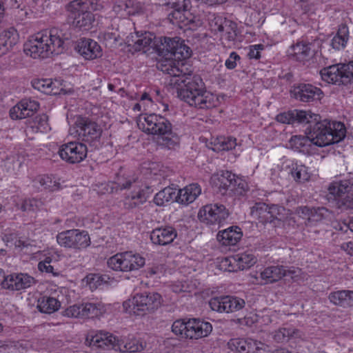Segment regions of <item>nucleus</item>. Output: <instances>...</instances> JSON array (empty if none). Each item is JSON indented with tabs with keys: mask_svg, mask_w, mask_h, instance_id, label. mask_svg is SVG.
I'll return each mask as SVG.
<instances>
[{
	"mask_svg": "<svg viewBox=\"0 0 353 353\" xmlns=\"http://www.w3.org/2000/svg\"><path fill=\"white\" fill-rule=\"evenodd\" d=\"M281 174L285 176H291L296 182L304 183L310 178V174L308 168L298 162L286 161L281 165Z\"/></svg>",
	"mask_w": 353,
	"mask_h": 353,
	"instance_id": "4be33fe9",
	"label": "nucleus"
},
{
	"mask_svg": "<svg viewBox=\"0 0 353 353\" xmlns=\"http://www.w3.org/2000/svg\"><path fill=\"white\" fill-rule=\"evenodd\" d=\"M348 40V27L345 24H341L331 40V46L336 50H343L346 47Z\"/></svg>",
	"mask_w": 353,
	"mask_h": 353,
	"instance_id": "4c0bfd02",
	"label": "nucleus"
},
{
	"mask_svg": "<svg viewBox=\"0 0 353 353\" xmlns=\"http://www.w3.org/2000/svg\"><path fill=\"white\" fill-rule=\"evenodd\" d=\"M329 300L335 305L343 307H353V291L339 290L331 292Z\"/></svg>",
	"mask_w": 353,
	"mask_h": 353,
	"instance_id": "72a5a7b5",
	"label": "nucleus"
},
{
	"mask_svg": "<svg viewBox=\"0 0 353 353\" xmlns=\"http://www.w3.org/2000/svg\"><path fill=\"white\" fill-rule=\"evenodd\" d=\"M77 51L87 60H92L101 57L102 50L98 43L89 38L79 39L76 46Z\"/></svg>",
	"mask_w": 353,
	"mask_h": 353,
	"instance_id": "b1692460",
	"label": "nucleus"
},
{
	"mask_svg": "<svg viewBox=\"0 0 353 353\" xmlns=\"http://www.w3.org/2000/svg\"><path fill=\"white\" fill-rule=\"evenodd\" d=\"M311 143L310 135L308 137L302 135L292 136L289 141L290 147L294 150L301 151L305 146Z\"/></svg>",
	"mask_w": 353,
	"mask_h": 353,
	"instance_id": "de8ad7c7",
	"label": "nucleus"
},
{
	"mask_svg": "<svg viewBox=\"0 0 353 353\" xmlns=\"http://www.w3.org/2000/svg\"><path fill=\"white\" fill-rule=\"evenodd\" d=\"M234 179V174L229 171H221L214 174L211 177V183L213 187L216 188L222 194L232 185V180Z\"/></svg>",
	"mask_w": 353,
	"mask_h": 353,
	"instance_id": "c756f323",
	"label": "nucleus"
},
{
	"mask_svg": "<svg viewBox=\"0 0 353 353\" xmlns=\"http://www.w3.org/2000/svg\"><path fill=\"white\" fill-rule=\"evenodd\" d=\"M101 37L103 39L105 42L106 46H109L110 47L116 45L118 41V39L119 37V34L117 31H105L101 35Z\"/></svg>",
	"mask_w": 353,
	"mask_h": 353,
	"instance_id": "13d9d810",
	"label": "nucleus"
},
{
	"mask_svg": "<svg viewBox=\"0 0 353 353\" xmlns=\"http://www.w3.org/2000/svg\"><path fill=\"white\" fill-rule=\"evenodd\" d=\"M272 339L277 343L288 342L290 339H302L303 333L293 327H283L272 333Z\"/></svg>",
	"mask_w": 353,
	"mask_h": 353,
	"instance_id": "2f4dec72",
	"label": "nucleus"
},
{
	"mask_svg": "<svg viewBox=\"0 0 353 353\" xmlns=\"http://www.w3.org/2000/svg\"><path fill=\"white\" fill-rule=\"evenodd\" d=\"M176 190L172 188L166 187L156 194L153 201L157 205L161 206L174 198L176 199Z\"/></svg>",
	"mask_w": 353,
	"mask_h": 353,
	"instance_id": "79ce46f5",
	"label": "nucleus"
},
{
	"mask_svg": "<svg viewBox=\"0 0 353 353\" xmlns=\"http://www.w3.org/2000/svg\"><path fill=\"white\" fill-rule=\"evenodd\" d=\"M323 81L335 85L353 82V61L347 64L339 63L323 68L320 71Z\"/></svg>",
	"mask_w": 353,
	"mask_h": 353,
	"instance_id": "9d476101",
	"label": "nucleus"
},
{
	"mask_svg": "<svg viewBox=\"0 0 353 353\" xmlns=\"http://www.w3.org/2000/svg\"><path fill=\"white\" fill-rule=\"evenodd\" d=\"M106 310V305L101 302L76 303L68 307L63 314L70 318H95L103 314Z\"/></svg>",
	"mask_w": 353,
	"mask_h": 353,
	"instance_id": "ddd939ff",
	"label": "nucleus"
},
{
	"mask_svg": "<svg viewBox=\"0 0 353 353\" xmlns=\"http://www.w3.org/2000/svg\"><path fill=\"white\" fill-rule=\"evenodd\" d=\"M32 85L34 89L47 94H57L62 90L60 81L52 79L33 80Z\"/></svg>",
	"mask_w": 353,
	"mask_h": 353,
	"instance_id": "7c9ffc66",
	"label": "nucleus"
},
{
	"mask_svg": "<svg viewBox=\"0 0 353 353\" xmlns=\"http://www.w3.org/2000/svg\"><path fill=\"white\" fill-rule=\"evenodd\" d=\"M242 232L238 227L228 228L220 231L217 234V240L223 245H234L241 239Z\"/></svg>",
	"mask_w": 353,
	"mask_h": 353,
	"instance_id": "473e14b6",
	"label": "nucleus"
},
{
	"mask_svg": "<svg viewBox=\"0 0 353 353\" xmlns=\"http://www.w3.org/2000/svg\"><path fill=\"white\" fill-rule=\"evenodd\" d=\"M162 303V297L157 292L136 294L123 303V310L135 316H143L158 309Z\"/></svg>",
	"mask_w": 353,
	"mask_h": 353,
	"instance_id": "6e6552de",
	"label": "nucleus"
},
{
	"mask_svg": "<svg viewBox=\"0 0 353 353\" xmlns=\"http://www.w3.org/2000/svg\"><path fill=\"white\" fill-rule=\"evenodd\" d=\"M57 241L61 247L81 250L90 245V238L88 232L77 229L68 230L57 235Z\"/></svg>",
	"mask_w": 353,
	"mask_h": 353,
	"instance_id": "4468645a",
	"label": "nucleus"
},
{
	"mask_svg": "<svg viewBox=\"0 0 353 353\" xmlns=\"http://www.w3.org/2000/svg\"><path fill=\"white\" fill-rule=\"evenodd\" d=\"M212 150L216 152L228 151L237 145L236 139L232 137H219L213 142Z\"/></svg>",
	"mask_w": 353,
	"mask_h": 353,
	"instance_id": "a19ab883",
	"label": "nucleus"
},
{
	"mask_svg": "<svg viewBox=\"0 0 353 353\" xmlns=\"http://www.w3.org/2000/svg\"><path fill=\"white\" fill-rule=\"evenodd\" d=\"M52 261L51 256H46L38 263V269L42 272L52 274L53 276H57L58 272H54V268L51 265Z\"/></svg>",
	"mask_w": 353,
	"mask_h": 353,
	"instance_id": "6e6d98bb",
	"label": "nucleus"
},
{
	"mask_svg": "<svg viewBox=\"0 0 353 353\" xmlns=\"http://www.w3.org/2000/svg\"><path fill=\"white\" fill-rule=\"evenodd\" d=\"M180 39L181 38L179 37L157 38V51L160 52L165 51L170 53L171 56H173L174 51L176 50Z\"/></svg>",
	"mask_w": 353,
	"mask_h": 353,
	"instance_id": "58836bf2",
	"label": "nucleus"
},
{
	"mask_svg": "<svg viewBox=\"0 0 353 353\" xmlns=\"http://www.w3.org/2000/svg\"><path fill=\"white\" fill-rule=\"evenodd\" d=\"M82 141L92 143L98 140L102 132L99 125L95 122L85 117H78L75 121L74 128L70 130V133L73 134Z\"/></svg>",
	"mask_w": 353,
	"mask_h": 353,
	"instance_id": "2eb2a0df",
	"label": "nucleus"
},
{
	"mask_svg": "<svg viewBox=\"0 0 353 353\" xmlns=\"http://www.w3.org/2000/svg\"><path fill=\"white\" fill-rule=\"evenodd\" d=\"M145 259L132 251L117 253L108 261V265L115 271L129 272L138 270L145 265Z\"/></svg>",
	"mask_w": 353,
	"mask_h": 353,
	"instance_id": "f8f14e48",
	"label": "nucleus"
},
{
	"mask_svg": "<svg viewBox=\"0 0 353 353\" xmlns=\"http://www.w3.org/2000/svg\"><path fill=\"white\" fill-rule=\"evenodd\" d=\"M201 188L197 183H192L180 189L176 196V201L182 205H188L194 202L201 194Z\"/></svg>",
	"mask_w": 353,
	"mask_h": 353,
	"instance_id": "c85d7f7f",
	"label": "nucleus"
},
{
	"mask_svg": "<svg viewBox=\"0 0 353 353\" xmlns=\"http://www.w3.org/2000/svg\"><path fill=\"white\" fill-rule=\"evenodd\" d=\"M209 305L214 311L230 313L243 309L245 302L244 299L235 296H222L212 298L209 301Z\"/></svg>",
	"mask_w": 353,
	"mask_h": 353,
	"instance_id": "a211bd4d",
	"label": "nucleus"
},
{
	"mask_svg": "<svg viewBox=\"0 0 353 353\" xmlns=\"http://www.w3.org/2000/svg\"><path fill=\"white\" fill-rule=\"evenodd\" d=\"M158 68L176 79L171 81L177 85L179 97L197 109H211L218 106L219 100L216 95L205 90L202 79L198 75L187 73L185 66L172 60H165L158 63Z\"/></svg>",
	"mask_w": 353,
	"mask_h": 353,
	"instance_id": "f257e3e1",
	"label": "nucleus"
},
{
	"mask_svg": "<svg viewBox=\"0 0 353 353\" xmlns=\"http://www.w3.org/2000/svg\"><path fill=\"white\" fill-rule=\"evenodd\" d=\"M43 205L41 200L37 199H30L26 200L21 206L23 211H36L39 210Z\"/></svg>",
	"mask_w": 353,
	"mask_h": 353,
	"instance_id": "4d7b16f0",
	"label": "nucleus"
},
{
	"mask_svg": "<svg viewBox=\"0 0 353 353\" xmlns=\"http://www.w3.org/2000/svg\"><path fill=\"white\" fill-rule=\"evenodd\" d=\"M248 345L245 353H264L265 345L260 342L252 339H247Z\"/></svg>",
	"mask_w": 353,
	"mask_h": 353,
	"instance_id": "603ef678",
	"label": "nucleus"
},
{
	"mask_svg": "<svg viewBox=\"0 0 353 353\" xmlns=\"http://www.w3.org/2000/svg\"><path fill=\"white\" fill-rule=\"evenodd\" d=\"M229 215L228 210L220 203L205 205L199 210L198 213V217L201 222L219 226L226 221Z\"/></svg>",
	"mask_w": 353,
	"mask_h": 353,
	"instance_id": "dca6fc26",
	"label": "nucleus"
},
{
	"mask_svg": "<svg viewBox=\"0 0 353 353\" xmlns=\"http://www.w3.org/2000/svg\"><path fill=\"white\" fill-rule=\"evenodd\" d=\"M232 190L236 191L238 194H242L248 190V184L243 179L236 176L234 174V179L232 180Z\"/></svg>",
	"mask_w": 353,
	"mask_h": 353,
	"instance_id": "5fc2aeb1",
	"label": "nucleus"
},
{
	"mask_svg": "<svg viewBox=\"0 0 353 353\" xmlns=\"http://www.w3.org/2000/svg\"><path fill=\"white\" fill-rule=\"evenodd\" d=\"M119 6L129 14H134L139 8L138 3L134 0H123Z\"/></svg>",
	"mask_w": 353,
	"mask_h": 353,
	"instance_id": "052dcab7",
	"label": "nucleus"
},
{
	"mask_svg": "<svg viewBox=\"0 0 353 353\" xmlns=\"http://www.w3.org/2000/svg\"><path fill=\"white\" fill-rule=\"evenodd\" d=\"M327 190L336 200L339 209H353V179L334 181L329 185Z\"/></svg>",
	"mask_w": 353,
	"mask_h": 353,
	"instance_id": "9b49d317",
	"label": "nucleus"
},
{
	"mask_svg": "<svg viewBox=\"0 0 353 353\" xmlns=\"http://www.w3.org/2000/svg\"><path fill=\"white\" fill-rule=\"evenodd\" d=\"M189 3V0H168L167 3L168 6L174 10L172 14L175 18L178 16L181 18V12L188 9Z\"/></svg>",
	"mask_w": 353,
	"mask_h": 353,
	"instance_id": "49530a36",
	"label": "nucleus"
},
{
	"mask_svg": "<svg viewBox=\"0 0 353 353\" xmlns=\"http://www.w3.org/2000/svg\"><path fill=\"white\" fill-rule=\"evenodd\" d=\"M39 108L37 101L25 99L10 109V116L12 119H25L32 116Z\"/></svg>",
	"mask_w": 353,
	"mask_h": 353,
	"instance_id": "393cba45",
	"label": "nucleus"
},
{
	"mask_svg": "<svg viewBox=\"0 0 353 353\" xmlns=\"http://www.w3.org/2000/svg\"><path fill=\"white\" fill-rule=\"evenodd\" d=\"M259 216L265 222L272 223L275 219L281 220L285 208L278 205H267L265 203H256L254 207Z\"/></svg>",
	"mask_w": 353,
	"mask_h": 353,
	"instance_id": "bb28decb",
	"label": "nucleus"
},
{
	"mask_svg": "<svg viewBox=\"0 0 353 353\" xmlns=\"http://www.w3.org/2000/svg\"><path fill=\"white\" fill-rule=\"evenodd\" d=\"M236 23L230 19H227L223 28L222 39L228 41V42H233L236 40L237 33Z\"/></svg>",
	"mask_w": 353,
	"mask_h": 353,
	"instance_id": "37998d69",
	"label": "nucleus"
},
{
	"mask_svg": "<svg viewBox=\"0 0 353 353\" xmlns=\"http://www.w3.org/2000/svg\"><path fill=\"white\" fill-rule=\"evenodd\" d=\"M240 60V56L236 52H232L225 62V67L229 70H233L236 66V61Z\"/></svg>",
	"mask_w": 353,
	"mask_h": 353,
	"instance_id": "0e129e2a",
	"label": "nucleus"
},
{
	"mask_svg": "<svg viewBox=\"0 0 353 353\" xmlns=\"http://www.w3.org/2000/svg\"><path fill=\"white\" fill-rule=\"evenodd\" d=\"M293 94L296 99L303 102H310L320 100L323 95L321 90L311 84H300L295 87Z\"/></svg>",
	"mask_w": 353,
	"mask_h": 353,
	"instance_id": "a878e982",
	"label": "nucleus"
},
{
	"mask_svg": "<svg viewBox=\"0 0 353 353\" xmlns=\"http://www.w3.org/2000/svg\"><path fill=\"white\" fill-rule=\"evenodd\" d=\"M87 146L79 142L72 141L62 145L59 150L60 157L70 163L81 162L87 157Z\"/></svg>",
	"mask_w": 353,
	"mask_h": 353,
	"instance_id": "6ab92c4d",
	"label": "nucleus"
},
{
	"mask_svg": "<svg viewBox=\"0 0 353 353\" xmlns=\"http://www.w3.org/2000/svg\"><path fill=\"white\" fill-rule=\"evenodd\" d=\"M264 50V46L262 44H256L250 46L248 57L250 59H259L261 58V52Z\"/></svg>",
	"mask_w": 353,
	"mask_h": 353,
	"instance_id": "680f3d73",
	"label": "nucleus"
},
{
	"mask_svg": "<svg viewBox=\"0 0 353 353\" xmlns=\"http://www.w3.org/2000/svg\"><path fill=\"white\" fill-rule=\"evenodd\" d=\"M145 100H148L149 101V103H152V99L151 98V97L147 94V93H144L141 95V99H140V101L139 103H137L134 107H133V110L134 111H141L142 110V103L141 102L145 101Z\"/></svg>",
	"mask_w": 353,
	"mask_h": 353,
	"instance_id": "338daca9",
	"label": "nucleus"
},
{
	"mask_svg": "<svg viewBox=\"0 0 353 353\" xmlns=\"http://www.w3.org/2000/svg\"><path fill=\"white\" fill-rule=\"evenodd\" d=\"M3 278L1 282L3 288L12 291L25 290L35 283L34 279L26 273H13Z\"/></svg>",
	"mask_w": 353,
	"mask_h": 353,
	"instance_id": "412c9836",
	"label": "nucleus"
},
{
	"mask_svg": "<svg viewBox=\"0 0 353 353\" xmlns=\"http://www.w3.org/2000/svg\"><path fill=\"white\" fill-rule=\"evenodd\" d=\"M228 19L221 15L212 14L209 17V24L212 31L215 32H222L223 28Z\"/></svg>",
	"mask_w": 353,
	"mask_h": 353,
	"instance_id": "09e8293b",
	"label": "nucleus"
},
{
	"mask_svg": "<svg viewBox=\"0 0 353 353\" xmlns=\"http://www.w3.org/2000/svg\"><path fill=\"white\" fill-rule=\"evenodd\" d=\"M330 214V211L325 208H312L308 224L321 221L323 219L327 218Z\"/></svg>",
	"mask_w": 353,
	"mask_h": 353,
	"instance_id": "8fccbe9b",
	"label": "nucleus"
},
{
	"mask_svg": "<svg viewBox=\"0 0 353 353\" xmlns=\"http://www.w3.org/2000/svg\"><path fill=\"white\" fill-rule=\"evenodd\" d=\"M138 125L143 132L161 137L162 144L169 148H173L178 143L179 138L172 131V123L160 114H141L139 117Z\"/></svg>",
	"mask_w": 353,
	"mask_h": 353,
	"instance_id": "39448f33",
	"label": "nucleus"
},
{
	"mask_svg": "<svg viewBox=\"0 0 353 353\" xmlns=\"http://www.w3.org/2000/svg\"><path fill=\"white\" fill-rule=\"evenodd\" d=\"M68 37L57 28L39 32L24 44L23 51L33 59H45L50 54H59L63 50L64 40Z\"/></svg>",
	"mask_w": 353,
	"mask_h": 353,
	"instance_id": "f03ea898",
	"label": "nucleus"
},
{
	"mask_svg": "<svg viewBox=\"0 0 353 353\" xmlns=\"http://www.w3.org/2000/svg\"><path fill=\"white\" fill-rule=\"evenodd\" d=\"M256 262L255 256L250 252L236 254L234 256L225 258V265H228L230 272H235L249 268Z\"/></svg>",
	"mask_w": 353,
	"mask_h": 353,
	"instance_id": "5701e85b",
	"label": "nucleus"
},
{
	"mask_svg": "<svg viewBox=\"0 0 353 353\" xmlns=\"http://www.w3.org/2000/svg\"><path fill=\"white\" fill-rule=\"evenodd\" d=\"M212 330L210 323L199 319L176 320L172 325L174 334L184 339H199L207 336Z\"/></svg>",
	"mask_w": 353,
	"mask_h": 353,
	"instance_id": "1a4fd4ad",
	"label": "nucleus"
},
{
	"mask_svg": "<svg viewBox=\"0 0 353 353\" xmlns=\"http://www.w3.org/2000/svg\"><path fill=\"white\" fill-rule=\"evenodd\" d=\"M288 54L296 61L304 62L312 57L310 45L302 42H298L290 47Z\"/></svg>",
	"mask_w": 353,
	"mask_h": 353,
	"instance_id": "c9c22d12",
	"label": "nucleus"
},
{
	"mask_svg": "<svg viewBox=\"0 0 353 353\" xmlns=\"http://www.w3.org/2000/svg\"><path fill=\"white\" fill-rule=\"evenodd\" d=\"M300 270L296 269H288L284 265H270L268 266L260 273V278L262 280L263 284L273 283L281 280L283 276L289 275L292 278L298 275Z\"/></svg>",
	"mask_w": 353,
	"mask_h": 353,
	"instance_id": "aec40b11",
	"label": "nucleus"
},
{
	"mask_svg": "<svg viewBox=\"0 0 353 353\" xmlns=\"http://www.w3.org/2000/svg\"><path fill=\"white\" fill-rule=\"evenodd\" d=\"M294 114V120H297L299 123H310V125L313 122L315 123L321 118L319 114L304 110H296Z\"/></svg>",
	"mask_w": 353,
	"mask_h": 353,
	"instance_id": "a18cd8bd",
	"label": "nucleus"
},
{
	"mask_svg": "<svg viewBox=\"0 0 353 353\" xmlns=\"http://www.w3.org/2000/svg\"><path fill=\"white\" fill-rule=\"evenodd\" d=\"M86 342L92 347L103 350L113 349L123 352H136L142 350V345L135 339L119 341L112 334L105 332H99L94 334L88 335Z\"/></svg>",
	"mask_w": 353,
	"mask_h": 353,
	"instance_id": "0eeeda50",
	"label": "nucleus"
},
{
	"mask_svg": "<svg viewBox=\"0 0 353 353\" xmlns=\"http://www.w3.org/2000/svg\"><path fill=\"white\" fill-rule=\"evenodd\" d=\"M177 232L172 226L161 227L154 229L150 234L152 243L158 245H166L176 238Z\"/></svg>",
	"mask_w": 353,
	"mask_h": 353,
	"instance_id": "cd10ccee",
	"label": "nucleus"
},
{
	"mask_svg": "<svg viewBox=\"0 0 353 353\" xmlns=\"http://www.w3.org/2000/svg\"><path fill=\"white\" fill-rule=\"evenodd\" d=\"M108 185L111 189L110 192L127 190L123 203L125 208L128 209H132L143 205L153 191L150 186L143 184L133 176L125 177L119 175L116 181L111 182Z\"/></svg>",
	"mask_w": 353,
	"mask_h": 353,
	"instance_id": "7ed1b4c3",
	"label": "nucleus"
},
{
	"mask_svg": "<svg viewBox=\"0 0 353 353\" xmlns=\"http://www.w3.org/2000/svg\"><path fill=\"white\" fill-rule=\"evenodd\" d=\"M22 165L17 154H12L4 161L3 166L10 174H17Z\"/></svg>",
	"mask_w": 353,
	"mask_h": 353,
	"instance_id": "c03bdc74",
	"label": "nucleus"
},
{
	"mask_svg": "<svg viewBox=\"0 0 353 353\" xmlns=\"http://www.w3.org/2000/svg\"><path fill=\"white\" fill-rule=\"evenodd\" d=\"M192 51L190 48L184 43V41L181 39L179 43L176 50L174 51V56L179 59H185L191 56Z\"/></svg>",
	"mask_w": 353,
	"mask_h": 353,
	"instance_id": "864d4df0",
	"label": "nucleus"
},
{
	"mask_svg": "<svg viewBox=\"0 0 353 353\" xmlns=\"http://www.w3.org/2000/svg\"><path fill=\"white\" fill-rule=\"evenodd\" d=\"M228 345L232 351H235L237 353H245L248 342L245 339L236 338L230 339Z\"/></svg>",
	"mask_w": 353,
	"mask_h": 353,
	"instance_id": "3c124183",
	"label": "nucleus"
},
{
	"mask_svg": "<svg viewBox=\"0 0 353 353\" xmlns=\"http://www.w3.org/2000/svg\"><path fill=\"white\" fill-rule=\"evenodd\" d=\"M61 303L54 297L44 296L38 301V307L44 313H52L59 309Z\"/></svg>",
	"mask_w": 353,
	"mask_h": 353,
	"instance_id": "ea45409f",
	"label": "nucleus"
},
{
	"mask_svg": "<svg viewBox=\"0 0 353 353\" xmlns=\"http://www.w3.org/2000/svg\"><path fill=\"white\" fill-rule=\"evenodd\" d=\"M104 8L100 0H74L66 6L68 19L72 25L80 30H88L94 21L93 11H100Z\"/></svg>",
	"mask_w": 353,
	"mask_h": 353,
	"instance_id": "423d86ee",
	"label": "nucleus"
},
{
	"mask_svg": "<svg viewBox=\"0 0 353 353\" xmlns=\"http://www.w3.org/2000/svg\"><path fill=\"white\" fill-rule=\"evenodd\" d=\"M128 46L135 52L144 53L150 49L157 50V38L150 32H136L127 37Z\"/></svg>",
	"mask_w": 353,
	"mask_h": 353,
	"instance_id": "f3484780",
	"label": "nucleus"
},
{
	"mask_svg": "<svg viewBox=\"0 0 353 353\" xmlns=\"http://www.w3.org/2000/svg\"><path fill=\"white\" fill-rule=\"evenodd\" d=\"M33 186L39 190H46L50 192L59 190L61 184L52 176L39 175L32 181Z\"/></svg>",
	"mask_w": 353,
	"mask_h": 353,
	"instance_id": "f704fd0d",
	"label": "nucleus"
},
{
	"mask_svg": "<svg viewBox=\"0 0 353 353\" xmlns=\"http://www.w3.org/2000/svg\"><path fill=\"white\" fill-rule=\"evenodd\" d=\"M193 289V286L188 281H176L172 285V290L179 294L181 292H190Z\"/></svg>",
	"mask_w": 353,
	"mask_h": 353,
	"instance_id": "bf43d9fd",
	"label": "nucleus"
},
{
	"mask_svg": "<svg viewBox=\"0 0 353 353\" xmlns=\"http://www.w3.org/2000/svg\"><path fill=\"white\" fill-rule=\"evenodd\" d=\"M276 119L279 122L283 123H292L294 121V114L293 113H281L277 115Z\"/></svg>",
	"mask_w": 353,
	"mask_h": 353,
	"instance_id": "69168bd1",
	"label": "nucleus"
},
{
	"mask_svg": "<svg viewBox=\"0 0 353 353\" xmlns=\"http://www.w3.org/2000/svg\"><path fill=\"white\" fill-rule=\"evenodd\" d=\"M17 41V31L10 28L0 33V56L6 54Z\"/></svg>",
	"mask_w": 353,
	"mask_h": 353,
	"instance_id": "e433bc0d",
	"label": "nucleus"
},
{
	"mask_svg": "<svg viewBox=\"0 0 353 353\" xmlns=\"http://www.w3.org/2000/svg\"><path fill=\"white\" fill-rule=\"evenodd\" d=\"M311 143L319 147H325L339 143L346 136V128L343 123L336 121H317L310 125Z\"/></svg>",
	"mask_w": 353,
	"mask_h": 353,
	"instance_id": "20e7f679",
	"label": "nucleus"
},
{
	"mask_svg": "<svg viewBox=\"0 0 353 353\" xmlns=\"http://www.w3.org/2000/svg\"><path fill=\"white\" fill-rule=\"evenodd\" d=\"M257 322H259V316L256 314H250L245 317V323L248 326H252Z\"/></svg>",
	"mask_w": 353,
	"mask_h": 353,
	"instance_id": "774afa93",
	"label": "nucleus"
},
{
	"mask_svg": "<svg viewBox=\"0 0 353 353\" xmlns=\"http://www.w3.org/2000/svg\"><path fill=\"white\" fill-rule=\"evenodd\" d=\"M311 210L312 208H310L307 206H300L296 209L295 213L297 216L304 220V223L307 225L309 223Z\"/></svg>",
	"mask_w": 353,
	"mask_h": 353,
	"instance_id": "e2e57ef3",
	"label": "nucleus"
}]
</instances>
